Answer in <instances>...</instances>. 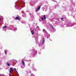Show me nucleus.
I'll return each mask as SVG.
<instances>
[{
  "instance_id": "f257e3e1",
  "label": "nucleus",
  "mask_w": 76,
  "mask_h": 76,
  "mask_svg": "<svg viewBox=\"0 0 76 76\" xmlns=\"http://www.w3.org/2000/svg\"><path fill=\"white\" fill-rule=\"evenodd\" d=\"M40 8H41V6H39L36 9V12H37L38 10H39L40 9Z\"/></svg>"
},
{
  "instance_id": "f03ea898",
  "label": "nucleus",
  "mask_w": 76,
  "mask_h": 76,
  "mask_svg": "<svg viewBox=\"0 0 76 76\" xmlns=\"http://www.w3.org/2000/svg\"><path fill=\"white\" fill-rule=\"evenodd\" d=\"M15 18L16 19L18 20H20V18H19L18 17H16Z\"/></svg>"
},
{
  "instance_id": "7ed1b4c3",
  "label": "nucleus",
  "mask_w": 76,
  "mask_h": 76,
  "mask_svg": "<svg viewBox=\"0 0 76 76\" xmlns=\"http://www.w3.org/2000/svg\"><path fill=\"white\" fill-rule=\"evenodd\" d=\"M22 64H23V66H25V63H24V61L23 60H22Z\"/></svg>"
},
{
  "instance_id": "20e7f679",
  "label": "nucleus",
  "mask_w": 76,
  "mask_h": 76,
  "mask_svg": "<svg viewBox=\"0 0 76 76\" xmlns=\"http://www.w3.org/2000/svg\"><path fill=\"white\" fill-rule=\"evenodd\" d=\"M31 32L32 35H34V31H31Z\"/></svg>"
},
{
  "instance_id": "39448f33",
  "label": "nucleus",
  "mask_w": 76,
  "mask_h": 76,
  "mask_svg": "<svg viewBox=\"0 0 76 76\" xmlns=\"http://www.w3.org/2000/svg\"><path fill=\"white\" fill-rule=\"evenodd\" d=\"M43 18L45 19H45H46V17H45V15H44Z\"/></svg>"
},
{
  "instance_id": "423d86ee",
  "label": "nucleus",
  "mask_w": 76,
  "mask_h": 76,
  "mask_svg": "<svg viewBox=\"0 0 76 76\" xmlns=\"http://www.w3.org/2000/svg\"><path fill=\"white\" fill-rule=\"evenodd\" d=\"M42 44H44V39H43V41L42 42Z\"/></svg>"
},
{
  "instance_id": "0eeeda50",
  "label": "nucleus",
  "mask_w": 76,
  "mask_h": 76,
  "mask_svg": "<svg viewBox=\"0 0 76 76\" xmlns=\"http://www.w3.org/2000/svg\"><path fill=\"white\" fill-rule=\"evenodd\" d=\"M7 26H5L3 27V28H7Z\"/></svg>"
},
{
  "instance_id": "6e6552de",
  "label": "nucleus",
  "mask_w": 76,
  "mask_h": 76,
  "mask_svg": "<svg viewBox=\"0 0 76 76\" xmlns=\"http://www.w3.org/2000/svg\"><path fill=\"white\" fill-rule=\"evenodd\" d=\"M43 32H45V31H46V30H45V29H43Z\"/></svg>"
},
{
  "instance_id": "1a4fd4ad",
  "label": "nucleus",
  "mask_w": 76,
  "mask_h": 76,
  "mask_svg": "<svg viewBox=\"0 0 76 76\" xmlns=\"http://www.w3.org/2000/svg\"><path fill=\"white\" fill-rule=\"evenodd\" d=\"M10 70H11V71H13V69H12V68H10Z\"/></svg>"
},
{
  "instance_id": "9d476101",
  "label": "nucleus",
  "mask_w": 76,
  "mask_h": 76,
  "mask_svg": "<svg viewBox=\"0 0 76 76\" xmlns=\"http://www.w3.org/2000/svg\"><path fill=\"white\" fill-rule=\"evenodd\" d=\"M7 65H8V66H10V64H9V63H7Z\"/></svg>"
},
{
  "instance_id": "9b49d317",
  "label": "nucleus",
  "mask_w": 76,
  "mask_h": 76,
  "mask_svg": "<svg viewBox=\"0 0 76 76\" xmlns=\"http://www.w3.org/2000/svg\"><path fill=\"white\" fill-rule=\"evenodd\" d=\"M42 20H44V18H43L42 17Z\"/></svg>"
},
{
  "instance_id": "f8f14e48",
  "label": "nucleus",
  "mask_w": 76,
  "mask_h": 76,
  "mask_svg": "<svg viewBox=\"0 0 76 76\" xmlns=\"http://www.w3.org/2000/svg\"><path fill=\"white\" fill-rule=\"evenodd\" d=\"M4 52L5 54H7V53L6 52V51H4Z\"/></svg>"
},
{
  "instance_id": "ddd939ff",
  "label": "nucleus",
  "mask_w": 76,
  "mask_h": 76,
  "mask_svg": "<svg viewBox=\"0 0 76 76\" xmlns=\"http://www.w3.org/2000/svg\"><path fill=\"white\" fill-rule=\"evenodd\" d=\"M10 73H12V71L10 70Z\"/></svg>"
},
{
  "instance_id": "4468645a",
  "label": "nucleus",
  "mask_w": 76,
  "mask_h": 76,
  "mask_svg": "<svg viewBox=\"0 0 76 76\" xmlns=\"http://www.w3.org/2000/svg\"><path fill=\"white\" fill-rule=\"evenodd\" d=\"M63 18H61V20H63Z\"/></svg>"
},
{
  "instance_id": "2eb2a0df",
  "label": "nucleus",
  "mask_w": 76,
  "mask_h": 76,
  "mask_svg": "<svg viewBox=\"0 0 76 76\" xmlns=\"http://www.w3.org/2000/svg\"><path fill=\"white\" fill-rule=\"evenodd\" d=\"M14 70H15V71H16V68H14Z\"/></svg>"
},
{
  "instance_id": "dca6fc26",
  "label": "nucleus",
  "mask_w": 76,
  "mask_h": 76,
  "mask_svg": "<svg viewBox=\"0 0 76 76\" xmlns=\"http://www.w3.org/2000/svg\"><path fill=\"white\" fill-rule=\"evenodd\" d=\"M52 29H53V27H52Z\"/></svg>"
},
{
  "instance_id": "f3484780",
  "label": "nucleus",
  "mask_w": 76,
  "mask_h": 76,
  "mask_svg": "<svg viewBox=\"0 0 76 76\" xmlns=\"http://www.w3.org/2000/svg\"><path fill=\"white\" fill-rule=\"evenodd\" d=\"M9 75H10V76H11V75H10V74Z\"/></svg>"
},
{
  "instance_id": "a211bd4d",
  "label": "nucleus",
  "mask_w": 76,
  "mask_h": 76,
  "mask_svg": "<svg viewBox=\"0 0 76 76\" xmlns=\"http://www.w3.org/2000/svg\"><path fill=\"white\" fill-rule=\"evenodd\" d=\"M16 72H17V71H16H16H15Z\"/></svg>"
},
{
  "instance_id": "6ab92c4d",
  "label": "nucleus",
  "mask_w": 76,
  "mask_h": 76,
  "mask_svg": "<svg viewBox=\"0 0 76 76\" xmlns=\"http://www.w3.org/2000/svg\"><path fill=\"white\" fill-rule=\"evenodd\" d=\"M1 20V18H0V20Z\"/></svg>"
},
{
  "instance_id": "aec40b11",
  "label": "nucleus",
  "mask_w": 76,
  "mask_h": 76,
  "mask_svg": "<svg viewBox=\"0 0 76 76\" xmlns=\"http://www.w3.org/2000/svg\"><path fill=\"white\" fill-rule=\"evenodd\" d=\"M30 72V73H31V72Z\"/></svg>"
}]
</instances>
